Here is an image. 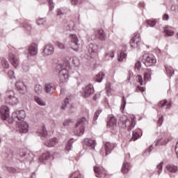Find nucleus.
Here are the masks:
<instances>
[{
    "instance_id": "052dcab7",
    "label": "nucleus",
    "mask_w": 178,
    "mask_h": 178,
    "mask_svg": "<svg viewBox=\"0 0 178 178\" xmlns=\"http://www.w3.org/2000/svg\"><path fill=\"white\" fill-rule=\"evenodd\" d=\"M71 5H77L79 3V0H70Z\"/></svg>"
},
{
    "instance_id": "0e129e2a",
    "label": "nucleus",
    "mask_w": 178,
    "mask_h": 178,
    "mask_svg": "<svg viewBox=\"0 0 178 178\" xmlns=\"http://www.w3.org/2000/svg\"><path fill=\"white\" fill-rule=\"evenodd\" d=\"M138 6L140 8H145V3H144V1H141L139 3Z\"/></svg>"
},
{
    "instance_id": "bb28decb",
    "label": "nucleus",
    "mask_w": 178,
    "mask_h": 178,
    "mask_svg": "<svg viewBox=\"0 0 178 178\" xmlns=\"http://www.w3.org/2000/svg\"><path fill=\"white\" fill-rule=\"evenodd\" d=\"M169 143V139H166V137L162 136L161 138H159L156 143L159 145H166Z\"/></svg>"
},
{
    "instance_id": "2eb2a0df",
    "label": "nucleus",
    "mask_w": 178,
    "mask_h": 178,
    "mask_svg": "<svg viewBox=\"0 0 178 178\" xmlns=\"http://www.w3.org/2000/svg\"><path fill=\"white\" fill-rule=\"evenodd\" d=\"M15 87L20 94H26L27 88L24 86V83L18 81L15 83Z\"/></svg>"
},
{
    "instance_id": "c756f323",
    "label": "nucleus",
    "mask_w": 178,
    "mask_h": 178,
    "mask_svg": "<svg viewBox=\"0 0 178 178\" xmlns=\"http://www.w3.org/2000/svg\"><path fill=\"white\" fill-rule=\"evenodd\" d=\"M104 77H105V73L102 72H99L95 78V81H97V83H101L102 80H104Z\"/></svg>"
},
{
    "instance_id": "f3484780",
    "label": "nucleus",
    "mask_w": 178,
    "mask_h": 178,
    "mask_svg": "<svg viewBox=\"0 0 178 178\" xmlns=\"http://www.w3.org/2000/svg\"><path fill=\"white\" fill-rule=\"evenodd\" d=\"M37 54H38L37 45L35 44H32L28 48V55H29V56H35Z\"/></svg>"
},
{
    "instance_id": "4468645a",
    "label": "nucleus",
    "mask_w": 178,
    "mask_h": 178,
    "mask_svg": "<svg viewBox=\"0 0 178 178\" xmlns=\"http://www.w3.org/2000/svg\"><path fill=\"white\" fill-rule=\"evenodd\" d=\"M138 42H140V33H135L134 37L130 40L131 48H136V46L138 47Z\"/></svg>"
},
{
    "instance_id": "c9c22d12",
    "label": "nucleus",
    "mask_w": 178,
    "mask_h": 178,
    "mask_svg": "<svg viewBox=\"0 0 178 178\" xmlns=\"http://www.w3.org/2000/svg\"><path fill=\"white\" fill-rule=\"evenodd\" d=\"M23 27L26 30L27 33H30L31 31V24H29L27 21H24V22H22Z\"/></svg>"
},
{
    "instance_id": "a18cd8bd",
    "label": "nucleus",
    "mask_w": 178,
    "mask_h": 178,
    "mask_svg": "<svg viewBox=\"0 0 178 178\" xmlns=\"http://www.w3.org/2000/svg\"><path fill=\"white\" fill-rule=\"evenodd\" d=\"M126 56H127L126 53H124V51H121L120 52V57H118L119 62H122V60H123V59H124V58H126Z\"/></svg>"
},
{
    "instance_id": "7c9ffc66",
    "label": "nucleus",
    "mask_w": 178,
    "mask_h": 178,
    "mask_svg": "<svg viewBox=\"0 0 178 178\" xmlns=\"http://www.w3.org/2000/svg\"><path fill=\"white\" fill-rule=\"evenodd\" d=\"M117 124L116 118L115 117H111L109 120L107 122L108 127H115Z\"/></svg>"
},
{
    "instance_id": "aec40b11",
    "label": "nucleus",
    "mask_w": 178,
    "mask_h": 178,
    "mask_svg": "<svg viewBox=\"0 0 178 178\" xmlns=\"http://www.w3.org/2000/svg\"><path fill=\"white\" fill-rule=\"evenodd\" d=\"M95 37H96V38H98L101 41H105V39L106 38L105 32L102 29H99L95 31Z\"/></svg>"
},
{
    "instance_id": "5fc2aeb1",
    "label": "nucleus",
    "mask_w": 178,
    "mask_h": 178,
    "mask_svg": "<svg viewBox=\"0 0 178 178\" xmlns=\"http://www.w3.org/2000/svg\"><path fill=\"white\" fill-rule=\"evenodd\" d=\"M171 10L175 13H178V6L173 5L171 6Z\"/></svg>"
},
{
    "instance_id": "a878e982",
    "label": "nucleus",
    "mask_w": 178,
    "mask_h": 178,
    "mask_svg": "<svg viewBox=\"0 0 178 178\" xmlns=\"http://www.w3.org/2000/svg\"><path fill=\"white\" fill-rule=\"evenodd\" d=\"M51 158V153L49 152H47L46 153H43L40 157V162H44V161H48Z\"/></svg>"
},
{
    "instance_id": "6e6d98bb",
    "label": "nucleus",
    "mask_w": 178,
    "mask_h": 178,
    "mask_svg": "<svg viewBox=\"0 0 178 178\" xmlns=\"http://www.w3.org/2000/svg\"><path fill=\"white\" fill-rule=\"evenodd\" d=\"M163 123V115H161L159 118V120H158V124L159 126H162V124Z\"/></svg>"
},
{
    "instance_id": "e433bc0d",
    "label": "nucleus",
    "mask_w": 178,
    "mask_h": 178,
    "mask_svg": "<svg viewBox=\"0 0 178 178\" xmlns=\"http://www.w3.org/2000/svg\"><path fill=\"white\" fill-rule=\"evenodd\" d=\"M35 92L38 94V95H40L42 93V86L40 85H35L34 88Z\"/></svg>"
},
{
    "instance_id": "b1692460",
    "label": "nucleus",
    "mask_w": 178,
    "mask_h": 178,
    "mask_svg": "<svg viewBox=\"0 0 178 178\" xmlns=\"http://www.w3.org/2000/svg\"><path fill=\"white\" fill-rule=\"evenodd\" d=\"M140 133L141 134V135H143V131L140 129L134 131L132 132V137L131 138V141H136V140H138L140 137Z\"/></svg>"
},
{
    "instance_id": "ea45409f",
    "label": "nucleus",
    "mask_w": 178,
    "mask_h": 178,
    "mask_svg": "<svg viewBox=\"0 0 178 178\" xmlns=\"http://www.w3.org/2000/svg\"><path fill=\"white\" fill-rule=\"evenodd\" d=\"M47 23V18H40L37 20L38 26H45Z\"/></svg>"
},
{
    "instance_id": "20e7f679",
    "label": "nucleus",
    "mask_w": 178,
    "mask_h": 178,
    "mask_svg": "<svg viewBox=\"0 0 178 178\" xmlns=\"http://www.w3.org/2000/svg\"><path fill=\"white\" fill-rule=\"evenodd\" d=\"M5 101L8 105L13 106L19 104V99H17L15 95V92L12 90H6Z\"/></svg>"
},
{
    "instance_id": "6e6552de",
    "label": "nucleus",
    "mask_w": 178,
    "mask_h": 178,
    "mask_svg": "<svg viewBox=\"0 0 178 178\" xmlns=\"http://www.w3.org/2000/svg\"><path fill=\"white\" fill-rule=\"evenodd\" d=\"M115 147L116 145L115 143H111L109 142H106L104 144V147L101 149L100 154L102 156H108V155L112 153V151L115 149Z\"/></svg>"
},
{
    "instance_id": "72a5a7b5",
    "label": "nucleus",
    "mask_w": 178,
    "mask_h": 178,
    "mask_svg": "<svg viewBox=\"0 0 178 178\" xmlns=\"http://www.w3.org/2000/svg\"><path fill=\"white\" fill-rule=\"evenodd\" d=\"M34 99L38 105H40V106H45V102H44V100H42V99H41V97L35 96Z\"/></svg>"
},
{
    "instance_id": "f257e3e1",
    "label": "nucleus",
    "mask_w": 178,
    "mask_h": 178,
    "mask_svg": "<svg viewBox=\"0 0 178 178\" xmlns=\"http://www.w3.org/2000/svg\"><path fill=\"white\" fill-rule=\"evenodd\" d=\"M26 118V111L19 110L14 111L12 114V120L10 123H17V127H19L20 133L29 132V124L24 122Z\"/></svg>"
},
{
    "instance_id": "37998d69",
    "label": "nucleus",
    "mask_w": 178,
    "mask_h": 178,
    "mask_svg": "<svg viewBox=\"0 0 178 178\" xmlns=\"http://www.w3.org/2000/svg\"><path fill=\"white\" fill-rule=\"evenodd\" d=\"M67 105H69V98L68 97H67L63 102L62 106H61V109H63V111H65V109H66Z\"/></svg>"
},
{
    "instance_id": "13d9d810",
    "label": "nucleus",
    "mask_w": 178,
    "mask_h": 178,
    "mask_svg": "<svg viewBox=\"0 0 178 178\" xmlns=\"http://www.w3.org/2000/svg\"><path fill=\"white\" fill-rule=\"evenodd\" d=\"M57 47L60 48V49H65V44H63V43L57 42Z\"/></svg>"
},
{
    "instance_id": "473e14b6",
    "label": "nucleus",
    "mask_w": 178,
    "mask_h": 178,
    "mask_svg": "<svg viewBox=\"0 0 178 178\" xmlns=\"http://www.w3.org/2000/svg\"><path fill=\"white\" fill-rule=\"evenodd\" d=\"M73 148V138H70L67 142L65 145V149L66 151H70Z\"/></svg>"
},
{
    "instance_id": "7ed1b4c3",
    "label": "nucleus",
    "mask_w": 178,
    "mask_h": 178,
    "mask_svg": "<svg viewBox=\"0 0 178 178\" xmlns=\"http://www.w3.org/2000/svg\"><path fill=\"white\" fill-rule=\"evenodd\" d=\"M120 120H122V124L125 126V127H127L128 131L133 130L136 127V117H134V115L128 117L126 115H123Z\"/></svg>"
},
{
    "instance_id": "69168bd1",
    "label": "nucleus",
    "mask_w": 178,
    "mask_h": 178,
    "mask_svg": "<svg viewBox=\"0 0 178 178\" xmlns=\"http://www.w3.org/2000/svg\"><path fill=\"white\" fill-rule=\"evenodd\" d=\"M22 69H23V70L25 71V72H29V70H30V68L29 67V66H24V65H23Z\"/></svg>"
},
{
    "instance_id": "a211bd4d",
    "label": "nucleus",
    "mask_w": 178,
    "mask_h": 178,
    "mask_svg": "<svg viewBox=\"0 0 178 178\" xmlns=\"http://www.w3.org/2000/svg\"><path fill=\"white\" fill-rule=\"evenodd\" d=\"M1 118L3 120H6L9 118V108L8 106H3L0 109Z\"/></svg>"
},
{
    "instance_id": "393cba45",
    "label": "nucleus",
    "mask_w": 178,
    "mask_h": 178,
    "mask_svg": "<svg viewBox=\"0 0 178 178\" xmlns=\"http://www.w3.org/2000/svg\"><path fill=\"white\" fill-rule=\"evenodd\" d=\"M165 168L167 169L168 172H169V173H176L178 170L177 166L173 164L167 165Z\"/></svg>"
},
{
    "instance_id": "8fccbe9b",
    "label": "nucleus",
    "mask_w": 178,
    "mask_h": 178,
    "mask_svg": "<svg viewBox=\"0 0 178 178\" xmlns=\"http://www.w3.org/2000/svg\"><path fill=\"white\" fill-rule=\"evenodd\" d=\"M40 134L42 137H47V136L48 135V132L47 131V128H45V127L43 126Z\"/></svg>"
},
{
    "instance_id": "3c124183",
    "label": "nucleus",
    "mask_w": 178,
    "mask_h": 178,
    "mask_svg": "<svg viewBox=\"0 0 178 178\" xmlns=\"http://www.w3.org/2000/svg\"><path fill=\"white\" fill-rule=\"evenodd\" d=\"M136 92H144L145 91V89L143 86H137L136 88Z\"/></svg>"
},
{
    "instance_id": "4c0bfd02",
    "label": "nucleus",
    "mask_w": 178,
    "mask_h": 178,
    "mask_svg": "<svg viewBox=\"0 0 178 178\" xmlns=\"http://www.w3.org/2000/svg\"><path fill=\"white\" fill-rule=\"evenodd\" d=\"M70 178H84L79 171L72 172Z\"/></svg>"
},
{
    "instance_id": "4be33fe9",
    "label": "nucleus",
    "mask_w": 178,
    "mask_h": 178,
    "mask_svg": "<svg viewBox=\"0 0 178 178\" xmlns=\"http://www.w3.org/2000/svg\"><path fill=\"white\" fill-rule=\"evenodd\" d=\"M166 106L167 109H170V107L172 106V101H169L168 102L167 99H164L161 101L159 104H158V106L159 108H163V106Z\"/></svg>"
},
{
    "instance_id": "e2e57ef3",
    "label": "nucleus",
    "mask_w": 178,
    "mask_h": 178,
    "mask_svg": "<svg viewBox=\"0 0 178 178\" xmlns=\"http://www.w3.org/2000/svg\"><path fill=\"white\" fill-rule=\"evenodd\" d=\"M62 15H63L62 10L60 8H58L57 9V16H60Z\"/></svg>"
},
{
    "instance_id": "338daca9",
    "label": "nucleus",
    "mask_w": 178,
    "mask_h": 178,
    "mask_svg": "<svg viewBox=\"0 0 178 178\" xmlns=\"http://www.w3.org/2000/svg\"><path fill=\"white\" fill-rule=\"evenodd\" d=\"M163 19L164 20H169V15L168 14H165L163 16Z\"/></svg>"
},
{
    "instance_id": "9d476101",
    "label": "nucleus",
    "mask_w": 178,
    "mask_h": 178,
    "mask_svg": "<svg viewBox=\"0 0 178 178\" xmlns=\"http://www.w3.org/2000/svg\"><path fill=\"white\" fill-rule=\"evenodd\" d=\"M70 37L71 38V48L73 49V51H75V52H78L79 51V38H77V35L76 34H70Z\"/></svg>"
},
{
    "instance_id": "cd10ccee",
    "label": "nucleus",
    "mask_w": 178,
    "mask_h": 178,
    "mask_svg": "<svg viewBox=\"0 0 178 178\" xmlns=\"http://www.w3.org/2000/svg\"><path fill=\"white\" fill-rule=\"evenodd\" d=\"M56 140H57L56 138L49 139V140L44 143V145L49 147H55V145H56Z\"/></svg>"
},
{
    "instance_id": "58836bf2",
    "label": "nucleus",
    "mask_w": 178,
    "mask_h": 178,
    "mask_svg": "<svg viewBox=\"0 0 178 178\" xmlns=\"http://www.w3.org/2000/svg\"><path fill=\"white\" fill-rule=\"evenodd\" d=\"M164 33L166 35H168V37H172V35H175V31H172L169 28H165L164 29Z\"/></svg>"
},
{
    "instance_id": "de8ad7c7",
    "label": "nucleus",
    "mask_w": 178,
    "mask_h": 178,
    "mask_svg": "<svg viewBox=\"0 0 178 178\" xmlns=\"http://www.w3.org/2000/svg\"><path fill=\"white\" fill-rule=\"evenodd\" d=\"M101 112H102V111L99 109L95 113L93 117L94 122H95L98 119L99 115L101 114Z\"/></svg>"
},
{
    "instance_id": "0eeeda50",
    "label": "nucleus",
    "mask_w": 178,
    "mask_h": 178,
    "mask_svg": "<svg viewBox=\"0 0 178 178\" xmlns=\"http://www.w3.org/2000/svg\"><path fill=\"white\" fill-rule=\"evenodd\" d=\"M142 62L147 67L152 66L156 63V58H155V56H154V54H145L143 56Z\"/></svg>"
},
{
    "instance_id": "1a4fd4ad",
    "label": "nucleus",
    "mask_w": 178,
    "mask_h": 178,
    "mask_svg": "<svg viewBox=\"0 0 178 178\" xmlns=\"http://www.w3.org/2000/svg\"><path fill=\"white\" fill-rule=\"evenodd\" d=\"M152 74V71L149 69L147 70L146 72L144 73L143 79V76L142 75H138L136 76L137 81L139 83L140 86H143V83L144 84L147 83V81H149L151 80V74Z\"/></svg>"
},
{
    "instance_id": "09e8293b",
    "label": "nucleus",
    "mask_w": 178,
    "mask_h": 178,
    "mask_svg": "<svg viewBox=\"0 0 178 178\" xmlns=\"http://www.w3.org/2000/svg\"><path fill=\"white\" fill-rule=\"evenodd\" d=\"M163 165V162L160 163L158 165H157V173L158 175H161V173H162V168Z\"/></svg>"
},
{
    "instance_id": "4d7b16f0",
    "label": "nucleus",
    "mask_w": 178,
    "mask_h": 178,
    "mask_svg": "<svg viewBox=\"0 0 178 178\" xmlns=\"http://www.w3.org/2000/svg\"><path fill=\"white\" fill-rule=\"evenodd\" d=\"M108 56L109 58H113L115 56V53L113 51H109L108 53L106 54V57Z\"/></svg>"
},
{
    "instance_id": "f8f14e48",
    "label": "nucleus",
    "mask_w": 178,
    "mask_h": 178,
    "mask_svg": "<svg viewBox=\"0 0 178 178\" xmlns=\"http://www.w3.org/2000/svg\"><path fill=\"white\" fill-rule=\"evenodd\" d=\"M55 51V47L52 44H47L45 45L42 54H44V56H49V55H52Z\"/></svg>"
},
{
    "instance_id": "9b49d317",
    "label": "nucleus",
    "mask_w": 178,
    "mask_h": 178,
    "mask_svg": "<svg viewBox=\"0 0 178 178\" xmlns=\"http://www.w3.org/2000/svg\"><path fill=\"white\" fill-rule=\"evenodd\" d=\"M96 177L99 178H106V171L103 168L99 166H95L93 168Z\"/></svg>"
},
{
    "instance_id": "774afa93",
    "label": "nucleus",
    "mask_w": 178,
    "mask_h": 178,
    "mask_svg": "<svg viewBox=\"0 0 178 178\" xmlns=\"http://www.w3.org/2000/svg\"><path fill=\"white\" fill-rule=\"evenodd\" d=\"M106 88L107 90V91H109V90H111V83H108L106 86Z\"/></svg>"
},
{
    "instance_id": "680f3d73",
    "label": "nucleus",
    "mask_w": 178,
    "mask_h": 178,
    "mask_svg": "<svg viewBox=\"0 0 178 178\" xmlns=\"http://www.w3.org/2000/svg\"><path fill=\"white\" fill-rule=\"evenodd\" d=\"M13 74H15V72L13 70L8 72V76H10V79H13Z\"/></svg>"
},
{
    "instance_id": "f03ea898",
    "label": "nucleus",
    "mask_w": 178,
    "mask_h": 178,
    "mask_svg": "<svg viewBox=\"0 0 178 178\" xmlns=\"http://www.w3.org/2000/svg\"><path fill=\"white\" fill-rule=\"evenodd\" d=\"M56 67L58 70H60L58 72L60 83H67V80H69V71L66 64H58Z\"/></svg>"
},
{
    "instance_id": "864d4df0",
    "label": "nucleus",
    "mask_w": 178,
    "mask_h": 178,
    "mask_svg": "<svg viewBox=\"0 0 178 178\" xmlns=\"http://www.w3.org/2000/svg\"><path fill=\"white\" fill-rule=\"evenodd\" d=\"M135 69H136L137 70H140V69H141V61H136V63H135Z\"/></svg>"
},
{
    "instance_id": "603ef678",
    "label": "nucleus",
    "mask_w": 178,
    "mask_h": 178,
    "mask_svg": "<svg viewBox=\"0 0 178 178\" xmlns=\"http://www.w3.org/2000/svg\"><path fill=\"white\" fill-rule=\"evenodd\" d=\"M70 123H72V119L68 118V119L64 120L63 124L64 127H66L67 126H70Z\"/></svg>"
},
{
    "instance_id": "49530a36",
    "label": "nucleus",
    "mask_w": 178,
    "mask_h": 178,
    "mask_svg": "<svg viewBox=\"0 0 178 178\" xmlns=\"http://www.w3.org/2000/svg\"><path fill=\"white\" fill-rule=\"evenodd\" d=\"M72 62L74 63V66H79V65H80V60H79L77 57H72Z\"/></svg>"
},
{
    "instance_id": "5701e85b",
    "label": "nucleus",
    "mask_w": 178,
    "mask_h": 178,
    "mask_svg": "<svg viewBox=\"0 0 178 178\" xmlns=\"http://www.w3.org/2000/svg\"><path fill=\"white\" fill-rule=\"evenodd\" d=\"M130 169H131V165H130L129 162L124 161L122 164V167L121 169L122 173H124V175H126V173H129Z\"/></svg>"
},
{
    "instance_id": "423d86ee",
    "label": "nucleus",
    "mask_w": 178,
    "mask_h": 178,
    "mask_svg": "<svg viewBox=\"0 0 178 178\" xmlns=\"http://www.w3.org/2000/svg\"><path fill=\"white\" fill-rule=\"evenodd\" d=\"M97 54H98V44L90 43L88 46V54L85 56V58L87 60H90L94 56H97Z\"/></svg>"
},
{
    "instance_id": "79ce46f5",
    "label": "nucleus",
    "mask_w": 178,
    "mask_h": 178,
    "mask_svg": "<svg viewBox=\"0 0 178 178\" xmlns=\"http://www.w3.org/2000/svg\"><path fill=\"white\" fill-rule=\"evenodd\" d=\"M146 23L149 27H154L156 24V22L152 19H147Z\"/></svg>"
},
{
    "instance_id": "bf43d9fd",
    "label": "nucleus",
    "mask_w": 178,
    "mask_h": 178,
    "mask_svg": "<svg viewBox=\"0 0 178 178\" xmlns=\"http://www.w3.org/2000/svg\"><path fill=\"white\" fill-rule=\"evenodd\" d=\"M19 156L20 158H24V156H27V154L24 151H22L19 152Z\"/></svg>"
},
{
    "instance_id": "ddd939ff",
    "label": "nucleus",
    "mask_w": 178,
    "mask_h": 178,
    "mask_svg": "<svg viewBox=\"0 0 178 178\" xmlns=\"http://www.w3.org/2000/svg\"><path fill=\"white\" fill-rule=\"evenodd\" d=\"M83 97L84 98H88L90 95H92V94H94V86L92 84H88L87 85L85 88L83 89Z\"/></svg>"
},
{
    "instance_id": "39448f33",
    "label": "nucleus",
    "mask_w": 178,
    "mask_h": 178,
    "mask_svg": "<svg viewBox=\"0 0 178 178\" xmlns=\"http://www.w3.org/2000/svg\"><path fill=\"white\" fill-rule=\"evenodd\" d=\"M86 123H87V120L86 118L83 117L78 120L76 124V136H80L84 134V131L86 130Z\"/></svg>"
},
{
    "instance_id": "f704fd0d",
    "label": "nucleus",
    "mask_w": 178,
    "mask_h": 178,
    "mask_svg": "<svg viewBox=\"0 0 178 178\" xmlns=\"http://www.w3.org/2000/svg\"><path fill=\"white\" fill-rule=\"evenodd\" d=\"M152 149H154V146L151 145L144 152H143V156H149V155H151V152H152Z\"/></svg>"
},
{
    "instance_id": "c85d7f7f",
    "label": "nucleus",
    "mask_w": 178,
    "mask_h": 178,
    "mask_svg": "<svg viewBox=\"0 0 178 178\" xmlns=\"http://www.w3.org/2000/svg\"><path fill=\"white\" fill-rule=\"evenodd\" d=\"M165 67L167 76H168V77L170 79L172 77V75L175 74V70L170 65H165Z\"/></svg>"
},
{
    "instance_id": "c03bdc74",
    "label": "nucleus",
    "mask_w": 178,
    "mask_h": 178,
    "mask_svg": "<svg viewBox=\"0 0 178 178\" xmlns=\"http://www.w3.org/2000/svg\"><path fill=\"white\" fill-rule=\"evenodd\" d=\"M124 108H126V98L124 97V96H122L120 111L123 112V111H124Z\"/></svg>"
},
{
    "instance_id": "6ab92c4d",
    "label": "nucleus",
    "mask_w": 178,
    "mask_h": 178,
    "mask_svg": "<svg viewBox=\"0 0 178 178\" xmlns=\"http://www.w3.org/2000/svg\"><path fill=\"white\" fill-rule=\"evenodd\" d=\"M83 145L89 147L90 149H95V140L91 138H85L83 140Z\"/></svg>"
},
{
    "instance_id": "412c9836",
    "label": "nucleus",
    "mask_w": 178,
    "mask_h": 178,
    "mask_svg": "<svg viewBox=\"0 0 178 178\" xmlns=\"http://www.w3.org/2000/svg\"><path fill=\"white\" fill-rule=\"evenodd\" d=\"M44 91L47 94H54L55 92V85L54 83H46L44 85Z\"/></svg>"
},
{
    "instance_id": "dca6fc26",
    "label": "nucleus",
    "mask_w": 178,
    "mask_h": 178,
    "mask_svg": "<svg viewBox=\"0 0 178 178\" xmlns=\"http://www.w3.org/2000/svg\"><path fill=\"white\" fill-rule=\"evenodd\" d=\"M8 60L14 67L19 66V58L15 54L10 53L8 55Z\"/></svg>"
},
{
    "instance_id": "a19ab883",
    "label": "nucleus",
    "mask_w": 178,
    "mask_h": 178,
    "mask_svg": "<svg viewBox=\"0 0 178 178\" xmlns=\"http://www.w3.org/2000/svg\"><path fill=\"white\" fill-rule=\"evenodd\" d=\"M49 10H54V8H55V3H54V0H47Z\"/></svg>"
},
{
    "instance_id": "2f4dec72",
    "label": "nucleus",
    "mask_w": 178,
    "mask_h": 178,
    "mask_svg": "<svg viewBox=\"0 0 178 178\" xmlns=\"http://www.w3.org/2000/svg\"><path fill=\"white\" fill-rule=\"evenodd\" d=\"M0 67H4V69L9 68V63L6 59L0 58Z\"/></svg>"
}]
</instances>
